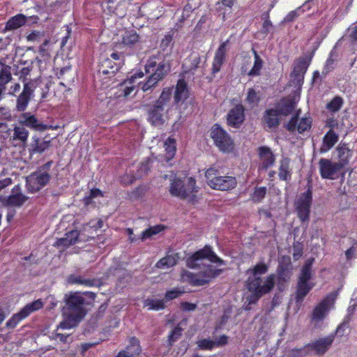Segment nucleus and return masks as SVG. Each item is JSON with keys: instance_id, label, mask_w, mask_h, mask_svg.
Instances as JSON below:
<instances>
[{"instance_id": "4be33fe9", "label": "nucleus", "mask_w": 357, "mask_h": 357, "mask_svg": "<svg viewBox=\"0 0 357 357\" xmlns=\"http://www.w3.org/2000/svg\"><path fill=\"white\" fill-rule=\"evenodd\" d=\"M259 155L260 159L259 169L266 170L274 165L275 158L270 148L266 146L259 147Z\"/></svg>"}, {"instance_id": "49530a36", "label": "nucleus", "mask_w": 357, "mask_h": 357, "mask_svg": "<svg viewBox=\"0 0 357 357\" xmlns=\"http://www.w3.org/2000/svg\"><path fill=\"white\" fill-rule=\"evenodd\" d=\"M253 53L255 56V63L253 67L248 73L249 76L259 75L263 66V61L257 54V51L253 50Z\"/></svg>"}, {"instance_id": "39448f33", "label": "nucleus", "mask_w": 357, "mask_h": 357, "mask_svg": "<svg viewBox=\"0 0 357 357\" xmlns=\"http://www.w3.org/2000/svg\"><path fill=\"white\" fill-rule=\"evenodd\" d=\"M52 163V160L48 161L26 177V188L29 192H38L50 182V170Z\"/></svg>"}, {"instance_id": "1a4fd4ad", "label": "nucleus", "mask_w": 357, "mask_h": 357, "mask_svg": "<svg viewBox=\"0 0 357 357\" xmlns=\"http://www.w3.org/2000/svg\"><path fill=\"white\" fill-rule=\"evenodd\" d=\"M211 137L215 145L224 153H230L234 150V141L230 135L219 125L212 127Z\"/></svg>"}, {"instance_id": "6e6d98bb", "label": "nucleus", "mask_w": 357, "mask_h": 357, "mask_svg": "<svg viewBox=\"0 0 357 357\" xmlns=\"http://www.w3.org/2000/svg\"><path fill=\"white\" fill-rule=\"evenodd\" d=\"M124 54H128V52H121V51L115 50L114 52H112L110 54V57L114 61H118V63H114V64L118 65L119 68L120 65L123 63Z\"/></svg>"}, {"instance_id": "473e14b6", "label": "nucleus", "mask_w": 357, "mask_h": 357, "mask_svg": "<svg viewBox=\"0 0 357 357\" xmlns=\"http://www.w3.org/2000/svg\"><path fill=\"white\" fill-rule=\"evenodd\" d=\"M28 199V197L22 193H15V188L13 189L12 194L5 201V204L8 206L20 207Z\"/></svg>"}, {"instance_id": "13d9d810", "label": "nucleus", "mask_w": 357, "mask_h": 357, "mask_svg": "<svg viewBox=\"0 0 357 357\" xmlns=\"http://www.w3.org/2000/svg\"><path fill=\"white\" fill-rule=\"evenodd\" d=\"M158 82L156 81L155 77H153L151 75L149 77L147 81L144 83L142 86V89L143 91H146L151 89L152 87L155 86Z\"/></svg>"}, {"instance_id": "9b49d317", "label": "nucleus", "mask_w": 357, "mask_h": 357, "mask_svg": "<svg viewBox=\"0 0 357 357\" xmlns=\"http://www.w3.org/2000/svg\"><path fill=\"white\" fill-rule=\"evenodd\" d=\"M312 200V192L309 188L307 190L301 194L295 202V208L298 217L302 222L309 220L310 209Z\"/></svg>"}, {"instance_id": "2f4dec72", "label": "nucleus", "mask_w": 357, "mask_h": 357, "mask_svg": "<svg viewBox=\"0 0 357 357\" xmlns=\"http://www.w3.org/2000/svg\"><path fill=\"white\" fill-rule=\"evenodd\" d=\"M338 139V135L333 130H330L324 137L320 151L321 153L327 152L337 142Z\"/></svg>"}, {"instance_id": "dca6fc26", "label": "nucleus", "mask_w": 357, "mask_h": 357, "mask_svg": "<svg viewBox=\"0 0 357 357\" xmlns=\"http://www.w3.org/2000/svg\"><path fill=\"white\" fill-rule=\"evenodd\" d=\"M311 126L312 121L310 118L304 117L299 119L298 114H296L287 123L286 128L291 132L297 131L298 133H303L310 130Z\"/></svg>"}, {"instance_id": "603ef678", "label": "nucleus", "mask_w": 357, "mask_h": 357, "mask_svg": "<svg viewBox=\"0 0 357 357\" xmlns=\"http://www.w3.org/2000/svg\"><path fill=\"white\" fill-rule=\"evenodd\" d=\"M197 347L202 350H212L215 347V342L210 339H202L197 342Z\"/></svg>"}, {"instance_id": "864d4df0", "label": "nucleus", "mask_w": 357, "mask_h": 357, "mask_svg": "<svg viewBox=\"0 0 357 357\" xmlns=\"http://www.w3.org/2000/svg\"><path fill=\"white\" fill-rule=\"evenodd\" d=\"M184 291L179 288H174L166 291L165 298L167 301L174 300L179 297Z\"/></svg>"}, {"instance_id": "c85d7f7f", "label": "nucleus", "mask_w": 357, "mask_h": 357, "mask_svg": "<svg viewBox=\"0 0 357 357\" xmlns=\"http://www.w3.org/2000/svg\"><path fill=\"white\" fill-rule=\"evenodd\" d=\"M79 237V233L77 230H71L65 234V236L58 239L54 245L58 248H66L75 244Z\"/></svg>"}, {"instance_id": "4c0bfd02", "label": "nucleus", "mask_w": 357, "mask_h": 357, "mask_svg": "<svg viewBox=\"0 0 357 357\" xmlns=\"http://www.w3.org/2000/svg\"><path fill=\"white\" fill-rule=\"evenodd\" d=\"M169 70V65L167 63L162 61L158 64L157 68L151 73V75L155 77L156 81L159 82L167 75Z\"/></svg>"}, {"instance_id": "ea45409f", "label": "nucleus", "mask_w": 357, "mask_h": 357, "mask_svg": "<svg viewBox=\"0 0 357 357\" xmlns=\"http://www.w3.org/2000/svg\"><path fill=\"white\" fill-rule=\"evenodd\" d=\"M12 79L13 77L10 73V67L6 65H3V67L0 70V86L6 90V85Z\"/></svg>"}, {"instance_id": "e433bc0d", "label": "nucleus", "mask_w": 357, "mask_h": 357, "mask_svg": "<svg viewBox=\"0 0 357 357\" xmlns=\"http://www.w3.org/2000/svg\"><path fill=\"white\" fill-rule=\"evenodd\" d=\"M268 271V266L264 262H259L252 268H250L247 273L248 278H262L261 275L266 274Z\"/></svg>"}, {"instance_id": "412c9836", "label": "nucleus", "mask_w": 357, "mask_h": 357, "mask_svg": "<svg viewBox=\"0 0 357 357\" xmlns=\"http://www.w3.org/2000/svg\"><path fill=\"white\" fill-rule=\"evenodd\" d=\"M228 43V40L222 43L219 46L215 54L212 66V73L213 74H215L220 70L221 67L225 61Z\"/></svg>"}, {"instance_id": "423d86ee", "label": "nucleus", "mask_w": 357, "mask_h": 357, "mask_svg": "<svg viewBox=\"0 0 357 357\" xmlns=\"http://www.w3.org/2000/svg\"><path fill=\"white\" fill-rule=\"evenodd\" d=\"M313 262V258L308 259L301 268L296 296L297 303L302 302L306 295L314 286V284L310 282L312 277V267Z\"/></svg>"}, {"instance_id": "680f3d73", "label": "nucleus", "mask_w": 357, "mask_h": 357, "mask_svg": "<svg viewBox=\"0 0 357 357\" xmlns=\"http://www.w3.org/2000/svg\"><path fill=\"white\" fill-rule=\"evenodd\" d=\"M334 68V59L332 58V53H331L330 56L327 59L326 61V64L324 66L323 70V74H328L331 70H332Z\"/></svg>"}, {"instance_id": "aec40b11", "label": "nucleus", "mask_w": 357, "mask_h": 357, "mask_svg": "<svg viewBox=\"0 0 357 357\" xmlns=\"http://www.w3.org/2000/svg\"><path fill=\"white\" fill-rule=\"evenodd\" d=\"M143 76L144 73L142 72L135 73L121 83L120 85L121 95L124 97L129 96L132 91L137 89L138 84H139V82H136L137 79L142 78Z\"/></svg>"}, {"instance_id": "e2e57ef3", "label": "nucleus", "mask_w": 357, "mask_h": 357, "mask_svg": "<svg viewBox=\"0 0 357 357\" xmlns=\"http://www.w3.org/2000/svg\"><path fill=\"white\" fill-rule=\"evenodd\" d=\"M229 319V312H225L223 315L222 316L220 321L218 323H217V324L215 327V331L217 332L219 330H220L222 328V326L228 321Z\"/></svg>"}, {"instance_id": "72a5a7b5", "label": "nucleus", "mask_w": 357, "mask_h": 357, "mask_svg": "<svg viewBox=\"0 0 357 357\" xmlns=\"http://www.w3.org/2000/svg\"><path fill=\"white\" fill-rule=\"evenodd\" d=\"M26 20L27 18L24 15L17 14L7 21L5 29L8 31L17 29L26 24Z\"/></svg>"}, {"instance_id": "58836bf2", "label": "nucleus", "mask_w": 357, "mask_h": 357, "mask_svg": "<svg viewBox=\"0 0 357 357\" xmlns=\"http://www.w3.org/2000/svg\"><path fill=\"white\" fill-rule=\"evenodd\" d=\"M33 142L31 144V151L32 153H41L47 149L50 146V141H40L38 138L33 137Z\"/></svg>"}, {"instance_id": "f8f14e48", "label": "nucleus", "mask_w": 357, "mask_h": 357, "mask_svg": "<svg viewBox=\"0 0 357 357\" xmlns=\"http://www.w3.org/2000/svg\"><path fill=\"white\" fill-rule=\"evenodd\" d=\"M310 56H302L297 59L291 73V81L296 86H301L304 81L305 74L311 63Z\"/></svg>"}, {"instance_id": "c756f323", "label": "nucleus", "mask_w": 357, "mask_h": 357, "mask_svg": "<svg viewBox=\"0 0 357 357\" xmlns=\"http://www.w3.org/2000/svg\"><path fill=\"white\" fill-rule=\"evenodd\" d=\"M290 159L283 157L280 160L278 176L282 181H290L291 178V169L290 168Z\"/></svg>"}, {"instance_id": "774afa93", "label": "nucleus", "mask_w": 357, "mask_h": 357, "mask_svg": "<svg viewBox=\"0 0 357 357\" xmlns=\"http://www.w3.org/2000/svg\"><path fill=\"white\" fill-rule=\"evenodd\" d=\"M350 38L353 45L357 47V26L350 29Z\"/></svg>"}, {"instance_id": "5fc2aeb1", "label": "nucleus", "mask_w": 357, "mask_h": 357, "mask_svg": "<svg viewBox=\"0 0 357 357\" xmlns=\"http://www.w3.org/2000/svg\"><path fill=\"white\" fill-rule=\"evenodd\" d=\"M259 97L257 92L253 89H249L246 98V101L252 105H255L258 103Z\"/></svg>"}, {"instance_id": "bb28decb", "label": "nucleus", "mask_w": 357, "mask_h": 357, "mask_svg": "<svg viewBox=\"0 0 357 357\" xmlns=\"http://www.w3.org/2000/svg\"><path fill=\"white\" fill-rule=\"evenodd\" d=\"M173 93V87L164 88L160 97L155 102L158 107L169 111L171 107V99Z\"/></svg>"}, {"instance_id": "7c9ffc66", "label": "nucleus", "mask_w": 357, "mask_h": 357, "mask_svg": "<svg viewBox=\"0 0 357 357\" xmlns=\"http://www.w3.org/2000/svg\"><path fill=\"white\" fill-rule=\"evenodd\" d=\"M336 152L337 158L339 159V161L336 162L337 164H341L342 167L343 168L345 165H347L349 163V161L352 155V152L348 148L347 145L344 144H339L336 149Z\"/></svg>"}, {"instance_id": "bf43d9fd", "label": "nucleus", "mask_w": 357, "mask_h": 357, "mask_svg": "<svg viewBox=\"0 0 357 357\" xmlns=\"http://www.w3.org/2000/svg\"><path fill=\"white\" fill-rule=\"evenodd\" d=\"M172 42V36L170 34H167L162 39L160 43V48L165 51L169 47H170L171 43Z\"/></svg>"}, {"instance_id": "cd10ccee", "label": "nucleus", "mask_w": 357, "mask_h": 357, "mask_svg": "<svg viewBox=\"0 0 357 357\" xmlns=\"http://www.w3.org/2000/svg\"><path fill=\"white\" fill-rule=\"evenodd\" d=\"M112 61L107 58L103 59L98 66V73L104 75H108L109 77L114 76L119 70V66L116 64L112 65Z\"/></svg>"}, {"instance_id": "052dcab7", "label": "nucleus", "mask_w": 357, "mask_h": 357, "mask_svg": "<svg viewBox=\"0 0 357 357\" xmlns=\"http://www.w3.org/2000/svg\"><path fill=\"white\" fill-rule=\"evenodd\" d=\"M158 63L155 61L154 58H150L146 65L145 70L146 73H151L157 68Z\"/></svg>"}, {"instance_id": "f257e3e1", "label": "nucleus", "mask_w": 357, "mask_h": 357, "mask_svg": "<svg viewBox=\"0 0 357 357\" xmlns=\"http://www.w3.org/2000/svg\"><path fill=\"white\" fill-rule=\"evenodd\" d=\"M206 259L212 263L225 265V261L220 259L209 245L195 252L186 261L190 268H197V273L183 271L181 274L182 280L194 286H201L208 283L211 279L220 274L222 270L217 269L210 264L205 262Z\"/></svg>"}, {"instance_id": "69168bd1", "label": "nucleus", "mask_w": 357, "mask_h": 357, "mask_svg": "<svg viewBox=\"0 0 357 357\" xmlns=\"http://www.w3.org/2000/svg\"><path fill=\"white\" fill-rule=\"evenodd\" d=\"M21 89V85L20 83H15L13 85L10 86L9 91L8 92V95L10 96H17L16 93L19 92Z\"/></svg>"}, {"instance_id": "393cba45", "label": "nucleus", "mask_w": 357, "mask_h": 357, "mask_svg": "<svg viewBox=\"0 0 357 357\" xmlns=\"http://www.w3.org/2000/svg\"><path fill=\"white\" fill-rule=\"evenodd\" d=\"M141 352V347L139 340L135 338H131L130 344L123 351H121L116 357H137Z\"/></svg>"}, {"instance_id": "7ed1b4c3", "label": "nucleus", "mask_w": 357, "mask_h": 357, "mask_svg": "<svg viewBox=\"0 0 357 357\" xmlns=\"http://www.w3.org/2000/svg\"><path fill=\"white\" fill-rule=\"evenodd\" d=\"M276 276L270 274L264 278H248L247 280V288L251 294L247 298L248 304L245 310H249V305L255 304L259 298L269 293L274 287Z\"/></svg>"}, {"instance_id": "ddd939ff", "label": "nucleus", "mask_w": 357, "mask_h": 357, "mask_svg": "<svg viewBox=\"0 0 357 357\" xmlns=\"http://www.w3.org/2000/svg\"><path fill=\"white\" fill-rule=\"evenodd\" d=\"M43 306L40 299H38L31 303L26 305L19 312L15 314L6 325L8 328H14L22 319L27 317L31 313L40 310Z\"/></svg>"}, {"instance_id": "0e129e2a", "label": "nucleus", "mask_w": 357, "mask_h": 357, "mask_svg": "<svg viewBox=\"0 0 357 357\" xmlns=\"http://www.w3.org/2000/svg\"><path fill=\"white\" fill-rule=\"evenodd\" d=\"M42 36V33L39 31H33L31 33L27 36V40L29 41H38Z\"/></svg>"}, {"instance_id": "f03ea898", "label": "nucleus", "mask_w": 357, "mask_h": 357, "mask_svg": "<svg viewBox=\"0 0 357 357\" xmlns=\"http://www.w3.org/2000/svg\"><path fill=\"white\" fill-rule=\"evenodd\" d=\"M66 306L63 309L65 320L59 327L62 329H69L75 326L86 315V300L80 292H71L66 294Z\"/></svg>"}, {"instance_id": "5701e85b", "label": "nucleus", "mask_w": 357, "mask_h": 357, "mask_svg": "<svg viewBox=\"0 0 357 357\" xmlns=\"http://www.w3.org/2000/svg\"><path fill=\"white\" fill-rule=\"evenodd\" d=\"M333 340L334 335H331L326 337L320 338L311 344H308L306 347L314 350L317 354H324L331 347Z\"/></svg>"}, {"instance_id": "37998d69", "label": "nucleus", "mask_w": 357, "mask_h": 357, "mask_svg": "<svg viewBox=\"0 0 357 357\" xmlns=\"http://www.w3.org/2000/svg\"><path fill=\"white\" fill-rule=\"evenodd\" d=\"M312 0H308L302 6L297 8L296 9L290 11L284 18L283 22L289 23L293 22L297 18L301 13L305 11V8L311 2Z\"/></svg>"}, {"instance_id": "4d7b16f0", "label": "nucleus", "mask_w": 357, "mask_h": 357, "mask_svg": "<svg viewBox=\"0 0 357 357\" xmlns=\"http://www.w3.org/2000/svg\"><path fill=\"white\" fill-rule=\"evenodd\" d=\"M307 354L305 347L294 348L288 351V357H303Z\"/></svg>"}, {"instance_id": "6e6552de", "label": "nucleus", "mask_w": 357, "mask_h": 357, "mask_svg": "<svg viewBox=\"0 0 357 357\" xmlns=\"http://www.w3.org/2000/svg\"><path fill=\"white\" fill-rule=\"evenodd\" d=\"M139 43V36L135 30H124L114 38V49L121 51V52H128V54H130L132 53L133 47Z\"/></svg>"}, {"instance_id": "6ab92c4d", "label": "nucleus", "mask_w": 357, "mask_h": 357, "mask_svg": "<svg viewBox=\"0 0 357 357\" xmlns=\"http://www.w3.org/2000/svg\"><path fill=\"white\" fill-rule=\"evenodd\" d=\"M167 110H165L157 105L153 104L150 107L148 112V121L153 126L159 127L165 123V114L167 113Z\"/></svg>"}, {"instance_id": "3c124183", "label": "nucleus", "mask_w": 357, "mask_h": 357, "mask_svg": "<svg viewBox=\"0 0 357 357\" xmlns=\"http://www.w3.org/2000/svg\"><path fill=\"white\" fill-rule=\"evenodd\" d=\"M150 169V160L146 159L143 162H142L138 167L137 171L136 172L135 176L137 178H140L144 175L146 174L147 172Z\"/></svg>"}, {"instance_id": "a18cd8bd", "label": "nucleus", "mask_w": 357, "mask_h": 357, "mask_svg": "<svg viewBox=\"0 0 357 357\" xmlns=\"http://www.w3.org/2000/svg\"><path fill=\"white\" fill-rule=\"evenodd\" d=\"M266 192V187L256 186L254 188L253 192L250 195L251 199L255 203H259L265 197Z\"/></svg>"}, {"instance_id": "a19ab883", "label": "nucleus", "mask_w": 357, "mask_h": 357, "mask_svg": "<svg viewBox=\"0 0 357 357\" xmlns=\"http://www.w3.org/2000/svg\"><path fill=\"white\" fill-rule=\"evenodd\" d=\"M144 307L149 310H160L165 307L164 300L157 298H147L144 301Z\"/></svg>"}, {"instance_id": "8fccbe9b", "label": "nucleus", "mask_w": 357, "mask_h": 357, "mask_svg": "<svg viewBox=\"0 0 357 357\" xmlns=\"http://www.w3.org/2000/svg\"><path fill=\"white\" fill-rule=\"evenodd\" d=\"M183 329L179 325L176 326L170 333L168 337L169 344L172 346L175 342H176L182 335Z\"/></svg>"}, {"instance_id": "a878e982", "label": "nucleus", "mask_w": 357, "mask_h": 357, "mask_svg": "<svg viewBox=\"0 0 357 357\" xmlns=\"http://www.w3.org/2000/svg\"><path fill=\"white\" fill-rule=\"evenodd\" d=\"M174 92V102L178 104L183 103L188 97V89L187 84L183 79H179L176 84Z\"/></svg>"}, {"instance_id": "2eb2a0df", "label": "nucleus", "mask_w": 357, "mask_h": 357, "mask_svg": "<svg viewBox=\"0 0 357 357\" xmlns=\"http://www.w3.org/2000/svg\"><path fill=\"white\" fill-rule=\"evenodd\" d=\"M35 87L31 82H25L23 84L22 91L16 96L15 109L17 112H24L34 97Z\"/></svg>"}, {"instance_id": "09e8293b", "label": "nucleus", "mask_w": 357, "mask_h": 357, "mask_svg": "<svg viewBox=\"0 0 357 357\" xmlns=\"http://www.w3.org/2000/svg\"><path fill=\"white\" fill-rule=\"evenodd\" d=\"M343 104V100L339 96L335 97L330 102L326 105V108L331 112H336L340 109Z\"/></svg>"}, {"instance_id": "4468645a", "label": "nucleus", "mask_w": 357, "mask_h": 357, "mask_svg": "<svg viewBox=\"0 0 357 357\" xmlns=\"http://www.w3.org/2000/svg\"><path fill=\"white\" fill-rule=\"evenodd\" d=\"M320 175L323 178L335 179L342 170V165L328 159L321 158L319 161Z\"/></svg>"}, {"instance_id": "b1692460", "label": "nucleus", "mask_w": 357, "mask_h": 357, "mask_svg": "<svg viewBox=\"0 0 357 357\" xmlns=\"http://www.w3.org/2000/svg\"><path fill=\"white\" fill-rule=\"evenodd\" d=\"M68 283L70 284H79L84 287H94L98 284V281L94 278H87L84 275L72 274L67 279Z\"/></svg>"}, {"instance_id": "de8ad7c7", "label": "nucleus", "mask_w": 357, "mask_h": 357, "mask_svg": "<svg viewBox=\"0 0 357 357\" xmlns=\"http://www.w3.org/2000/svg\"><path fill=\"white\" fill-rule=\"evenodd\" d=\"M164 229L163 226L161 225H156L154 227H151L146 230H144L142 233L141 239L142 241L146 240L147 238H149L153 235H155L158 233H160L161 231H162Z\"/></svg>"}, {"instance_id": "9d476101", "label": "nucleus", "mask_w": 357, "mask_h": 357, "mask_svg": "<svg viewBox=\"0 0 357 357\" xmlns=\"http://www.w3.org/2000/svg\"><path fill=\"white\" fill-rule=\"evenodd\" d=\"M337 294L332 292L327 295L313 310L311 319L313 323L322 321L333 308Z\"/></svg>"}, {"instance_id": "20e7f679", "label": "nucleus", "mask_w": 357, "mask_h": 357, "mask_svg": "<svg viewBox=\"0 0 357 357\" xmlns=\"http://www.w3.org/2000/svg\"><path fill=\"white\" fill-rule=\"evenodd\" d=\"M169 190L174 197L193 202L198 187L196 186V181L193 177L175 176L170 179Z\"/></svg>"}, {"instance_id": "c9c22d12", "label": "nucleus", "mask_w": 357, "mask_h": 357, "mask_svg": "<svg viewBox=\"0 0 357 357\" xmlns=\"http://www.w3.org/2000/svg\"><path fill=\"white\" fill-rule=\"evenodd\" d=\"M264 121L270 128H276L279 124V112L277 109H271L266 112Z\"/></svg>"}, {"instance_id": "a211bd4d", "label": "nucleus", "mask_w": 357, "mask_h": 357, "mask_svg": "<svg viewBox=\"0 0 357 357\" xmlns=\"http://www.w3.org/2000/svg\"><path fill=\"white\" fill-rule=\"evenodd\" d=\"M244 107L241 105H237L231 109L227 116V125L238 128L245 120Z\"/></svg>"}, {"instance_id": "f704fd0d", "label": "nucleus", "mask_w": 357, "mask_h": 357, "mask_svg": "<svg viewBox=\"0 0 357 357\" xmlns=\"http://www.w3.org/2000/svg\"><path fill=\"white\" fill-rule=\"evenodd\" d=\"M178 260V256L177 253H172L167 255L165 257L160 259L155 266L158 268H169L176 264Z\"/></svg>"}, {"instance_id": "338daca9", "label": "nucleus", "mask_w": 357, "mask_h": 357, "mask_svg": "<svg viewBox=\"0 0 357 357\" xmlns=\"http://www.w3.org/2000/svg\"><path fill=\"white\" fill-rule=\"evenodd\" d=\"M228 337L225 335H222L220 336L218 338L215 339L214 341L215 347H221L226 345L227 344Z\"/></svg>"}, {"instance_id": "79ce46f5", "label": "nucleus", "mask_w": 357, "mask_h": 357, "mask_svg": "<svg viewBox=\"0 0 357 357\" xmlns=\"http://www.w3.org/2000/svg\"><path fill=\"white\" fill-rule=\"evenodd\" d=\"M166 152L165 157L167 160L173 158L176 151V140L174 138L168 137L164 143Z\"/></svg>"}, {"instance_id": "c03bdc74", "label": "nucleus", "mask_w": 357, "mask_h": 357, "mask_svg": "<svg viewBox=\"0 0 357 357\" xmlns=\"http://www.w3.org/2000/svg\"><path fill=\"white\" fill-rule=\"evenodd\" d=\"M29 137V131L24 127V126H15L13 129V139L20 140L22 143L27 141Z\"/></svg>"}, {"instance_id": "f3484780", "label": "nucleus", "mask_w": 357, "mask_h": 357, "mask_svg": "<svg viewBox=\"0 0 357 357\" xmlns=\"http://www.w3.org/2000/svg\"><path fill=\"white\" fill-rule=\"evenodd\" d=\"M19 123L37 131H45L48 129V126L40 121L30 112H24L19 117Z\"/></svg>"}, {"instance_id": "0eeeda50", "label": "nucleus", "mask_w": 357, "mask_h": 357, "mask_svg": "<svg viewBox=\"0 0 357 357\" xmlns=\"http://www.w3.org/2000/svg\"><path fill=\"white\" fill-rule=\"evenodd\" d=\"M208 185L217 190H229L236 186L237 181L235 177L231 176H220L218 170L211 167L206 172Z\"/></svg>"}]
</instances>
